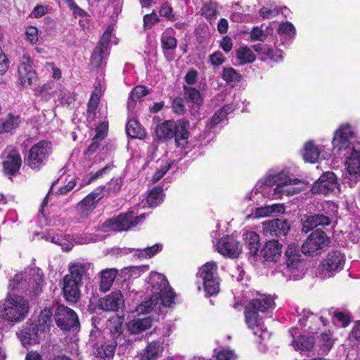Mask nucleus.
I'll return each instance as SVG.
<instances>
[{
	"instance_id": "f257e3e1",
	"label": "nucleus",
	"mask_w": 360,
	"mask_h": 360,
	"mask_svg": "<svg viewBox=\"0 0 360 360\" xmlns=\"http://www.w3.org/2000/svg\"><path fill=\"white\" fill-rule=\"evenodd\" d=\"M354 132L349 124H341L335 131L332 141L333 151L345 158L346 172L342 174V183L354 186L359 180L360 147L351 142Z\"/></svg>"
},
{
	"instance_id": "f03ea898",
	"label": "nucleus",
	"mask_w": 360,
	"mask_h": 360,
	"mask_svg": "<svg viewBox=\"0 0 360 360\" xmlns=\"http://www.w3.org/2000/svg\"><path fill=\"white\" fill-rule=\"evenodd\" d=\"M148 283L151 286V297L138 305L136 311L139 314H145L151 311H160L162 306L170 307L173 303L174 293L165 276L156 272L151 273Z\"/></svg>"
},
{
	"instance_id": "7ed1b4c3",
	"label": "nucleus",
	"mask_w": 360,
	"mask_h": 360,
	"mask_svg": "<svg viewBox=\"0 0 360 360\" xmlns=\"http://www.w3.org/2000/svg\"><path fill=\"white\" fill-rule=\"evenodd\" d=\"M300 181L291 179L285 171L269 174L264 181L263 193H266L268 198H276L281 195H293L300 191L295 187Z\"/></svg>"
},
{
	"instance_id": "20e7f679",
	"label": "nucleus",
	"mask_w": 360,
	"mask_h": 360,
	"mask_svg": "<svg viewBox=\"0 0 360 360\" xmlns=\"http://www.w3.org/2000/svg\"><path fill=\"white\" fill-rule=\"evenodd\" d=\"M91 264L84 262L69 264V273L63 278V291L68 302L76 303L80 299L79 288L82 284V278L86 275Z\"/></svg>"
},
{
	"instance_id": "39448f33",
	"label": "nucleus",
	"mask_w": 360,
	"mask_h": 360,
	"mask_svg": "<svg viewBox=\"0 0 360 360\" xmlns=\"http://www.w3.org/2000/svg\"><path fill=\"white\" fill-rule=\"evenodd\" d=\"M284 258V262L278 266V271L288 281L300 279L304 275V262L299 246L289 245Z\"/></svg>"
},
{
	"instance_id": "423d86ee",
	"label": "nucleus",
	"mask_w": 360,
	"mask_h": 360,
	"mask_svg": "<svg viewBox=\"0 0 360 360\" xmlns=\"http://www.w3.org/2000/svg\"><path fill=\"white\" fill-rule=\"evenodd\" d=\"M27 312V302L19 295H9L0 304V318L9 322L22 321Z\"/></svg>"
},
{
	"instance_id": "0eeeda50",
	"label": "nucleus",
	"mask_w": 360,
	"mask_h": 360,
	"mask_svg": "<svg viewBox=\"0 0 360 360\" xmlns=\"http://www.w3.org/2000/svg\"><path fill=\"white\" fill-rule=\"evenodd\" d=\"M145 218L146 215L144 214L134 217L133 212H127V213L120 214L115 218L106 220L102 224L101 228L104 231H127L139 224Z\"/></svg>"
},
{
	"instance_id": "6e6552de",
	"label": "nucleus",
	"mask_w": 360,
	"mask_h": 360,
	"mask_svg": "<svg viewBox=\"0 0 360 360\" xmlns=\"http://www.w3.org/2000/svg\"><path fill=\"white\" fill-rule=\"evenodd\" d=\"M345 256L338 250L329 252L321 262L319 274L323 278H328L340 272L344 267Z\"/></svg>"
},
{
	"instance_id": "1a4fd4ad",
	"label": "nucleus",
	"mask_w": 360,
	"mask_h": 360,
	"mask_svg": "<svg viewBox=\"0 0 360 360\" xmlns=\"http://www.w3.org/2000/svg\"><path fill=\"white\" fill-rule=\"evenodd\" d=\"M51 143L41 141L34 145L29 150L27 165L34 170H39L51 153Z\"/></svg>"
},
{
	"instance_id": "9d476101",
	"label": "nucleus",
	"mask_w": 360,
	"mask_h": 360,
	"mask_svg": "<svg viewBox=\"0 0 360 360\" xmlns=\"http://www.w3.org/2000/svg\"><path fill=\"white\" fill-rule=\"evenodd\" d=\"M330 243L326 234L320 230L313 231L304 240L302 245V252L311 255L317 254L319 251L328 246Z\"/></svg>"
},
{
	"instance_id": "9b49d317",
	"label": "nucleus",
	"mask_w": 360,
	"mask_h": 360,
	"mask_svg": "<svg viewBox=\"0 0 360 360\" xmlns=\"http://www.w3.org/2000/svg\"><path fill=\"white\" fill-rule=\"evenodd\" d=\"M57 326L63 330L77 328L79 325L77 314L71 309L64 305H59L54 314Z\"/></svg>"
},
{
	"instance_id": "f8f14e48",
	"label": "nucleus",
	"mask_w": 360,
	"mask_h": 360,
	"mask_svg": "<svg viewBox=\"0 0 360 360\" xmlns=\"http://www.w3.org/2000/svg\"><path fill=\"white\" fill-rule=\"evenodd\" d=\"M110 35V32L106 30L97 43L90 58V65L91 67L99 70L105 64V60L108 55Z\"/></svg>"
},
{
	"instance_id": "ddd939ff",
	"label": "nucleus",
	"mask_w": 360,
	"mask_h": 360,
	"mask_svg": "<svg viewBox=\"0 0 360 360\" xmlns=\"http://www.w3.org/2000/svg\"><path fill=\"white\" fill-rule=\"evenodd\" d=\"M105 186L98 187L87 195L77 206L78 215L82 219H86L96 207V204L103 197V191Z\"/></svg>"
},
{
	"instance_id": "4468645a",
	"label": "nucleus",
	"mask_w": 360,
	"mask_h": 360,
	"mask_svg": "<svg viewBox=\"0 0 360 360\" xmlns=\"http://www.w3.org/2000/svg\"><path fill=\"white\" fill-rule=\"evenodd\" d=\"M245 323L248 327L252 330L253 334L262 340L269 338L268 332L263 329V322L259 317L258 312L247 306L245 310Z\"/></svg>"
},
{
	"instance_id": "2eb2a0df",
	"label": "nucleus",
	"mask_w": 360,
	"mask_h": 360,
	"mask_svg": "<svg viewBox=\"0 0 360 360\" xmlns=\"http://www.w3.org/2000/svg\"><path fill=\"white\" fill-rule=\"evenodd\" d=\"M337 178L333 172L323 174L312 186L311 192L314 194H328L338 188Z\"/></svg>"
},
{
	"instance_id": "dca6fc26",
	"label": "nucleus",
	"mask_w": 360,
	"mask_h": 360,
	"mask_svg": "<svg viewBox=\"0 0 360 360\" xmlns=\"http://www.w3.org/2000/svg\"><path fill=\"white\" fill-rule=\"evenodd\" d=\"M216 250L221 255L230 258H236L242 252L240 243L232 237L226 236L221 238L216 245Z\"/></svg>"
},
{
	"instance_id": "f3484780",
	"label": "nucleus",
	"mask_w": 360,
	"mask_h": 360,
	"mask_svg": "<svg viewBox=\"0 0 360 360\" xmlns=\"http://www.w3.org/2000/svg\"><path fill=\"white\" fill-rule=\"evenodd\" d=\"M6 160L3 162L4 171L6 175L14 176L20 169L22 159L18 150L8 146L5 150Z\"/></svg>"
},
{
	"instance_id": "a211bd4d",
	"label": "nucleus",
	"mask_w": 360,
	"mask_h": 360,
	"mask_svg": "<svg viewBox=\"0 0 360 360\" xmlns=\"http://www.w3.org/2000/svg\"><path fill=\"white\" fill-rule=\"evenodd\" d=\"M289 229L290 226L286 220L276 219L262 224L263 233L266 236H285Z\"/></svg>"
},
{
	"instance_id": "6ab92c4d",
	"label": "nucleus",
	"mask_w": 360,
	"mask_h": 360,
	"mask_svg": "<svg viewBox=\"0 0 360 360\" xmlns=\"http://www.w3.org/2000/svg\"><path fill=\"white\" fill-rule=\"evenodd\" d=\"M124 304L122 295L120 291H115L101 298L98 302L99 309L106 311H115Z\"/></svg>"
},
{
	"instance_id": "aec40b11",
	"label": "nucleus",
	"mask_w": 360,
	"mask_h": 360,
	"mask_svg": "<svg viewBox=\"0 0 360 360\" xmlns=\"http://www.w3.org/2000/svg\"><path fill=\"white\" fill-rule=\"evenodd\" d=\"M27 62H21L18 66V74L20 84L22 88H27L31 86L32 80L36 77L35 71L33 70L30 64V58L29 56L23 57Z\"/></svg>"
},
{
	"instance_id": "412c9836",
	"label": "nucleus",
	"mask_w": 360,
	"mask_h": 360,
	"mask_svg": "<svg viewBox=\"0 0 360 360\" xmlns=\"http://www.w3.org/2000/svg\"><path fill=\"white\" fill-rule=\"evenodd\" d=\"M331 223V217L329 214H323L306 215L303 219L302 231L309 232L319 226H328Z\"/></svg>"
},
{
	"instance_id": "4be33fe9",
	"label": "nucleus",
	"mask_w": 360,
	"mask_h": 360,
	"mask_svg": "<svg viewBox=\"0 0 360 360\" xmlns=\"http://www.w3.org/2000/svg\"><path fill=\"white\" fill-rule=\"evenodd\" d=\"M163 347L162 345L157 341H153L146 345L137 354L136 357L139 360H157L162 354Z\"/></svg>"
},
{
	"instance_id": "5701e85b",
	"label": "nucleus",
	"mask_w": 360,
	"mask_h": 360,
	"mask_svg": "<svg viewBox=\"0 0 360 360\" xmlns=\"http://www.w3.org/2000/svg\"><path fill=\"white\" fill-rule=\"evenodd\" d=\"M38 330L37 324L27 323L18 334L21 343L24 346L36 344L38 342Z\"/></svg>"
},
{
	"instance_id": "b1692460",
	"label": "nucleus",
	"mask_w": 360,
	"mask_h": 360,
	"mask_svg": "<svg viewBox=\"0 0 360 360\" xmlns=\"http://www.w3.org/2000/svg\"><path fill=\"white\" fill-rule=\"evenodd\" d=\"M282 245L276 240H269L261 250L266 262H276L281 255Z\"/></svg>"
},
{
	"instance_id": "393cba45",
	"label": "nucleus",
	"mask_w": 360,
	"mask_h": 360,
	"mask_svg": "<svg viewBox=\"0 0 360 360\" xmlns=\"http://www.w3.org/2000/svg\"><path fill=\"white\" fill-rule=\"evenodd\" d=\"M199 282L205 283L215 279H219L217 274V264L214 262H209L202 265L198 273Z\"/></svg>"
},
{
	"instance_id": "a878e982",
	"label": "nucleus",
	"mask_w": 360,
	"mask_h": 360,
	"mask_svg": "<svg viewBox=\"0 0 360 360\" xmlns=\"http://www.w3.org/2000/svg\"><path fill=\"white\" fill-rule=\"evenodd\" d=\"M257 312H266L274 308L275 303L274 300L266 295H260L259 297L252 300L248 305Z\"/></svg>"
},
{
	"instance_id": "bb28decb",
	"label": "nucleus",
	"mask_w": 360,
	"mask_h": 360,
	"mask_svg": "<svg viewBox=\"0 0 360 360\" xmlns=\"http://www.w3.org/2000/svg\"><path fill=\"white\" fill-rule=\"evenodd\" d=\"M152 319L150 317L133 319L127 323V330L131 334L141 333L152 326Z\"/></svg>"
},
{
	"instance_id": "cd10ccee",
	"label": "nucleus",
	"mask_w": 360,
	"mask_h": 360,
	"mask_svg": "<svg viewBox=\"0 0 360 360\" xmlns=\"http://www.w3.org/2000/svg\"><path fill=\"white\" fill-rule=\"evenodd\" d=\"M321 149L313 141H309L304 144L303 149V158L306 162L315 163L321 155Z\"/></svg>"
},
{
	"instance_id": "c85d7f7f",
	"label": "nucleus",
	"mask_w": 360,
	"mask_h": 360,
	"mask_svg": "<svg viewBox=\"0 0 360 360\" xmlns=\"http://www.w3.org/2000/svg\"><path fill=\"white\" fill-rule=\"evenodd\" d=\"M174 122L167 120L158 124L155 129L156 139H172L174 137Z\"/></svg>"
},
{
	"instance_id": "c756f323",
	"label": "nucleus",
	"mask_w": 360,
	"mask_h": 360,
	"mask_svg": "<svg viewBox=\"0 0 360 360\" xmlns=\"http://www.w3.org/2000/svg\"><path fill=\"white\" fill-rule=\"evenodd\" d=\"M116 269H107L103 270L101 275L100 290L106 292L110 290L117 275Z\"/></svg>"
},
{
	"instance_id": "7c9ffc66",
	"label": "nucleus",
	"mask_w": 360,
	"mask_h": 360,
	"mask_svg": "<svg viewBox=\"0 0 360 360\" xmlns=\"http://www.w3.org/2000/svg\"><path fill=\"white\" fill-rule=\"evenodd\" d=\"M174 137L177 146L181 145V141H186L188 139L189 134L188 128L189 123L184 120H179L174 122Z\"/></svg>"
},
{
	"instance_id": "2f4dec72",
	"label": "nucleus",
	"mask_w": 360,
	"mask_h": 360,
	"mask_svg": "<svg viewBox=\"0 0 360 360\" xmlns=\"http://www.w3.org/2000/svg\"><path fill=\"white\" fill-rule=\"evenodd\" d=\"M243 239L252 255H256L260 248L259 236L254 231H247L243 233Z\"/></svg>"
},
{
	"instance_id": "473e14b6",
	"label": "nucleus",
	"mask_w": 360,
	"mask_h": 360,
	"mask_svg": "<svg viewBox=\"0 0 360 360\" xmlns=\"http://www.w3.org/2000/svg\"><path fill=\"white\" fill-rule=\"evenodd\" d=\"M174 32L173 29L165 30L161 36V48L164 52L169 50H174L177 46V40L172 36Z\"/></svg>"
},
{
	"instance_id": "72a5a7b5",
	"label": "nucleus",
	"mask_w": 360,
	"mask_h": 360,
	"mask_svg": "<svg viewBox=\"0 0 360 360\" xmlns=\"http://www.w3.org/2000/svg\"><path fill=\"white\" fill-rule=\"evenodd\" d=\"M20 123L19 116H14L9 114L7 117L0 120V134L9 132L18 127Z\"/></svg>"
},
{
	"instance_id": "f704fd0d",
	"label": "nucleus",
	"mask_w": 360,
	"mask_h": 360,
	"mask_svg": "<svg viewBox=\"0 0 360 360\" xmlns=\"http://www.w3.org/2000/svg\"><path fill=\"white\" fill-rule=\"evenodd\" d=\"M118 344H121V342L112 340L109 342H105L97 348L95 354L97 357L101 359L112 357L114 355L115 348Z\"/></svg>"
},
{
	"instance_id": "c9c22d12",
	"label": "nucleus",
	"mask_w": 360,
	"mask_h": 360,
	"mask_svg": "<svg viewBox=\"0 0 360 360\" xmlns=\"http://www.w3.org/2000/svg\"><path fill=\"white\" fill-rule=\"evenodd\" d=\"M127 134L134 139H143L146 137V133L142 126L136 120H130L127 124Z\"/></svg>"
},
{
	"instance_id": "e433bc0d",
	"label": "nucleus",
	"mask_w": 360,
	"mask_h": 360,
	"mask_svg": "<svg viewBox=\"0 0 360 360\" xmlns=\"http://www.w3.org/2000/svg\"><path fill=\"white\" fill-rule=\"evenodd\" d=\"M221 77L227 84H231L232 86L243 79L242 75L231 67L224 68L222 70Z\"/></svg>"
},
{
	"instance_id": "4c0bfd02",
	"label": "nucleus",
	"mask_w": 360,
	"mask_h": 360,
	"mask_svg": "<svg viewBox=\"0 0 360 360\" xmlns=\"http://www.w3.org/2000/svg\"><path fill=\"white\" fill-rule=\"evenodd\" d=\"M217 7L218 4L216 2H207L202 5L200 13L202 16H204L207 20L211 22L217 17Z\"/></svg>"
},
{
	"instance_id": "58836bf2",
	"label": "nucleus",
	"mask_w": 360,
	"mask_h": 360,
	"mask_svg": "<svg viewBox=\"0 0 360 360\" xmlns=\"http://www.w3.org/2000/svg\"><path fill=\"white\" fill-rule=\"evenodd\" d=\"M236 57L240 60V64H247L254 62L256 59L255 55L252 50L247 46H240L236 51Z\"/></svg>"
},
{
	"instance_id": "ea45409f",
	"label": "nucleus",
	"mask_w": 360,
	"mask_h": 360,
	"mask_svg": "<svg viewBox=\"0 0 360 360\" xmlns=\"http://www.w3.org/2000/svg\"><path fill=\"white\" fill-rule=\"evenodd\" d=\"M283 212V207L278 204L267 205L258 207L255 210V217H264L270 216L274 213H281Z\"/></svg>"
},
{
	"instance_id": "a19ab883",
	"label": "nucleus",
	"mask_w": 360,
	"mask_h": 360,
	"mask_svg": "<svg viewBox=\"0 0 360 360\" xmlns=\"http://www.w3.org/2000/svg\"><path fill=\"white\" fill-rule=\"evenodd\" d=\"M163 191L159 187L153 188L148 193L146 202L149 207L158 206L163 201Z\"/></svg>"
},
{
	"instance_id": "79ce46f5",
	"label": "nucleus",
	"mask_w": 360,
	"mask_h": 360,
	"mask_svg": "<svg viewBox=\"0 0 360 360\" xmlns=\"http://www.w3.org/2000/svg\"><path fill=\"white\" fill-rule=\"evenodd\" d=\"M314 344L312 338L300 336L292 342V345L296 350L308 351L313 348Z\"/></svg>"
},
{
	"instance_id": "37998d69",
	"label": "nucleus",
	"mask_w": 360,
	"mask_h": 360,
	"mask_svg": "<svg viewBox=\"0 0 360 360\" xmlns=\"http://www.w3.org/2000/svg\"><path fill=\"white\" fill-rule=\"evenodd\" d=\"M108 328L114 338L112 341L121 342V335L122 333V323L120 319L110 320Z\"/></svg>"
},
{
	"instance_id": "c03bdc74",
	"label": "nucleus",
	"mask_w": 360,
	"mask_h": 360,
	"mask_svg": "<svg viewBox=\"0 0 360 360\" xmlns=\"http://www.w3.org/2000/svg\"><path fill=\"white\" fill-rule=\"evenodd\" d=\"M52 322V312L51 309L45 308L44 309L38 319V328L44 330L46 328H49Z\"/></svg>"
},
{
	"instance_id": "a18cd8bd",
	"label": "nucleus",
	"mask_w": 360,
	"mask_h": 360,
	"mask_svg": "<svg viewBox=\"0 0 360 360\" xmlns=\"http://www.w3.org/2000/svg\"><path fill=\"white\" fill-rule=\"evenodd\" d=\"M162 249V245L156 244L143 249L137 250V256L141 258H150Z\"/></svg>"
},
{
	"instance_id": "49530a36",
	"label": "nucleus",
	"mask_w": 360,
	"mask_h": 360,
	"mask_svg": "<svg viewBox=\"0 0 360 360\" xmlns=\"http://www.w3.org/2000/svg\"><path fill=\"white\" fill-rule=\"evenodd\" d=\"M185 99L188 104L199 107L202 104L203 99L200 91H185Z\"/></svg>"
},
{
	"instance_id": "de8ad7c7",
	"label": "nucleus",
	"mask_w": 360,
	"mask_h": 360,
	"mask_svg": "<svg viewBox=\"0 0 360 360\" xmlns=\"http://www.w3.org/2000/svg\"><path fill=\"white\" fill-rule=\"evenodd\" d=\"M204 290L206 295H216L220 290L219 279L211 280L207 283H203Z\"/></svg>"
},
{
	"instance_id": "09e8293b",
	"label": "nucleus",
	"mask_w": 360,
	"mask_h": 360,
	"mask_svg": "<svg viewBox=\"0 0 360 360\" xmlns=\"http://www.w3.org/2000/svg\"><path fill=\"white\" fill-rule=\"evenodd\" d=\"M143 27L144 30H149L153 27L158 22H159L160 18L157 15L156 13L153 11L150 14H146L143 16Z\"/></svg>"
},
{
	"instance_id": "8fccbe9b",
	"label": "nucleus",
	"mask_w": 360,
	"mask_h": 360,
	"mask_svg": "<svg viewBox=\"0 0 360 360\" xmlns=\"http://www.w3.org/2000/svg\"><path fill=\"white\" fill-rule=\"evenodd\" d=\"M46 239L47 240H50L53 243L58 244V245H60L62 247V248L66 251L70 250L72 248V244H66V243L64 242V239L63 238V237L60 236H58V235H56V236L48 235L46 237Z\"/></svg>"
},
{
	"instance_id": "3c124183",
	"label": "nucleus",
	"mask_w": 360,
	"mask_h": 360,
	"mask_svg": "<svg viewBox=\"0 0 360 360\" xmlns=\"http://www.w3.org/2000/svg\"><path fill=\"white\" fill-rule=\"evenodd\" d=\"M321 349L323 352H328L333 345V340L329 334L322 333L321 335Z\"/></svg>"
},
{
	"instance_id": "603ef678",
	"label": "nucleus",
	"mask_w": 360,
	"mask_h": 360,
	"mask_svg": "<svg viewBox=\"0 0 360 360\" xmlns=\"http://www.w3.org/2000/svg\"><path fill=\"white\" fill-rule=\"evenodd\" d=\"M278 32L280 34H286L291 37L295 34V28L290 22H282L278 27Z\"/></svg>"
},
{
	"instance_id": "864d4df0",
	"label": "nucleus",
	"mask_w": 360,
	"mask_h": 360,
	"mask_svg": "<svg viewBox=\"0 0 360 360\" xmlns=\"http://www.w3.org/2000/svg\"><path fill=\"white\" fill-rule=\"evenodd\" d=\"M226 60V58L219 51H215L209 56V61L212 65L216 67L221 65Z\"/></svg>"
},
{
	"instance_id": "5fc2aeb1",
	"label": "nucleus",
	"mask_w": 360,
	"mask_h": 360,
	"mask_svg": "<svg viewBox=\"0 0 360 360\" xmlns=\"http://www.w3.org/2000/svg\"><path fill=\"white\" fill-rule=\"evenodd\" d=\"M101 96V91H93L88 103V112L94 113Z\"/></svg>"
},
{
	"instance_id": "6e6d98bb",
	"label": "nucleus",
	"mask_w": 360,
	"mask_h": 360,
	"mask_svg": "<svg viewBox=\"0 0 360 360\" xmlns=\"http://www.w3.org/2000/svg\"><path fill=\"white\" fill-rule=\"evenodd\" d=\"M149 91H131V96L129 98L127 102V106L129 110L134 109L136 100L140 98L141 97H143L148 94Z\"/></svg>"
},
{
	"instance_id": "4d7b16f0",
	"label": "nucleus",
	"mask_w": 360,
	"mask_h": 360,
	"mask_svg": "<svg viewBox=\"0 0 360 360\" xmlns=\"http://www.w3.org/2000/svg\"><path fill=\"white\" fill-rule=\"evenodd\" d=\"M333 318L335 323L340 324L343 328L347 327L350 323L349 316L342 312L335 313Z\"/></svg>"
},
{
	"instance_id": "13d9d810",
	"label": "nucleus",
	"mask_w": 360,
	"mask_h": 360,
	"mask_svg": "<svg viewBox=\"0 0 360 360\" xmlns=\"http://www.w3.org/2000/svg\"><path fill=\"white\" fill-rule=\"evenodd\" d=\"M237 356L234 351L223 349L217 354V360H236ZM198 360H204L199 359Z\"/></svg>"
},
{
	"instance_id": "bf43d9fd",
	"label": "nucleus",
	"mask_w": 360,
	"mask_h": 360,
	"mask_svg": "<svg viewBox=\"0 0 360 360\" xmlns=\"http://www.w3.org/2000/svg\"><path fill=\"white\" fill-rule=\"evenodd\" d=\"M159 13L161 16L167 18L170 21L176 20L175 15L173 13V8L167 4H165L160 7Z\"/></svg>"
},
{
	"instance_id": "052dcab7",
	"label": "nucleus",
	"mask_w": 360,
	"mask_h": 360,
	"mask_svg": "<svg viewBox=\"0 0 360 360\" xmlns=\"http://www.w3.org/2000/svg\"><path fill=\"white\" fill-rule=\"evenodd\" d=\"M27 39L32 44H36L38 41V30L36 27L29 26L25 32Z\"/></svg>"
},
{
	"instance_id": "680f3d73",
	"label": "nucleus",
	"mask_w": 360,
	"mask_h": 360,
	"mask_svg": "<svg viewBox=\"0 0 360 360\" xmlns=\"http://www.w3.org/2000/svg\"><path fill=\"white\" fill-rule=\"evenodd\" d=\"M250 39L252 41H264L266 37L264 31L259 27H255L250 32Z\"/></svg>"
},
{
	"instance_id": "e2e57ef3",
	"label": "nucleus",
	"mask_w": 360,
	"mask_h": 360,
	"mask_svg": "<svg viewBox=\"0 0 360 360\" xmlns=\"http://www.w3.org/2000/svg\"><path fill=\"white\" fill-rule=\"evenodd\" d=\"M172 106L173 111L176 114L183 115L186 112V108L182 98H174L172 101Z\"/></svg>"
},
{
	"instance_id": "0e129e2a",
	"label": "nucleus",
	"mask_w": 360,
	"mask_h": 360,
	"mask_svg": "<svg viewBox=\"0 0 360 360\" xmlns=\"http://www.w3.org/2000/svg\"><path fill=\"white\" fill-rule=\"evenodd\" d=\"M122 187V181L119 179H112L109 183L108 190L109 193L115 194L120 191Z\"/></svg>"
},
{
	"instance_id": "69168bd1",
	"label": "nucleus",
	"mask_w": 360,
	"mask_h": 360,
	"mask_svg": "<svg viewBox=\"0 0 360 360\" xmlns=\"http://www.w3.org/2000/svg\"><path fill=\"white\" fill-rule=\"evenodd\" d=\"M280 13V10L278 8L270 9L267 7H262L259 10V14L263 18H269L270 17H274Z\"/></svg>"
},
{
	"instance_id": "338daca9",
	"label": "nucleus",
	"mask_w": 360,
	"mask_h": 360,
	"mask_svg": "<svg viewBox=\"0 0 360 360\" xmlns=\"http://www.w3.org/2000/svg\"><path fill=\"white\" fill-rule=\"evenodd\" d=\"M170 167L171 165L169 163H166L165 165L162 166V167L160 169L157 170L156 172L154 174L152 178V181L153 182L159 181L170 169Z\"/></svg>"
},
{
	"instance_id": "774afa93",
	"label": "nucleus",
	"mask_w": 360,
	"mask_h": 360,
	"mask_svg": "<svg viewBox=\"0 0 360 360\" xmlns=\"http://www.w3.org/2000/svg\"><path fill=\"white\" fill-rule=\"evenodd\" d=\"M49 11L48 6L43 5H37L33 11L32 14L36 18H39L46 15Z\"/></svg>"
}]
</instances>
